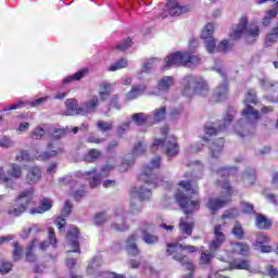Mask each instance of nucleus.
<instances>
[{"mask_svg":"<svg viewBox=\"0 0 278 278\" xmlns=\"http://www.w3.org/2000/svg\"><path fill=\"white\" fill-rule=\"evenodd\" d=\"M243 179L249 186H253L255 184V169H250V172L243 174Z\"/></svg>","mask_w":278,"mask_h":278,"instance_id":"obj_52","label":"nucleus"},{"mask_svg":"<svg viewBox=\"0 0 278 278\" xmlns=\"http://www.w3.org/2000/svg\"><path fill=\"white\" fill-rule=\"evenodd\" d=\"M216 134H218V130H216L213 126H206L205 127V136L202 139L203 142H207V138H210V136H216Z\"/></svg>","mask_w":278,"mask_h":278,"instance_id":"obj_61","label":"nucleus"},{"mask_svg":"<svg viewBox=\"0 0 278 278\" xmlns=\"http://www.w3.org/2000/svg\"><path fill=\"white\" fill-rule=\"evenodd\" d=\"M67 253H79V229L72 228L67 235Z\"/></svg>","mask_w":278,"mask_h":278,"instance_id":"obj_17","label":"nucleus"},{"mask_svg":"<svg viewBox=\"0 0 278 278\" xmlns=\"http://www.w3.org/2000/svg\"><path fill=\"white\" fill-rule=\"evenodd\" d=\"M127 59H121L118 61H116L115 63H113L108 71H110L111 73H114L116 71H121V68H127Z\"/></svg>","mask_w":278,"mask_h":278,"instance_id":"obj_39","label":"nucleus"},{"mask_svg":"<svg viewBox=\"0 0 278 278\" xmlns=\"http://www.w3.org/2000/svg\"><path fill=\"white\" fill-rule=\"evenodd\" d=\"M51 207H53V200L49 198H43L39 201L38 206H35L29 210V214H31V216L36 214H45V212H49Z\"/></svg>","mask_w":278,"mask_h":278,"instance_id":"obj_18","label":"nucleus"},{"mask_svg":"<svg viewBox=\"0 0 278 278\" xmlns=\"http://www.w3.org/2000/svg\"><path fill=\"white\" fill-rule=\"evenodd\" d=\"M138 240V236L132 235L126 241V250L128 251L129 255H138L140 251L138 250V245L136 241Z\"/></svg>","mask_w":278,"mask_h":278,"instance_id":"obj_27","label":"nucleus"},{"mask_svg":"<svg viewBox=\"0 0 278 278\" xmlns=\"http://www.w3.org/2000/svg\"><path fill=\"white\" fill-rule=\"evenodd\" d=\"M42 177V173L40 172V167H31L27 174L28 184H38Z\"/></svg>","mask_w":278,"mask_h":278,"instance_id":"obj_28","label":"nucleus"},{"mask_svg":"<svg viewBox=\"0 0 278 278\" xmlns=\"http://www.w3.org/2000/svg\"><path fill=\"white\" fill-rule=\"evenodd\" d=\"M157 64H160V60L153 58L146 61L142 65V71L144 73H149V71H152V68L157 67Z\"/></svg>","mask_w":278,"mask_h":278,"instance_id":"obj_41","label":"nucleus"},{"mask_svg":"<svg viewBox=\"0 0 278 278\" xmlns=\"http://www.w3.org/2000/svg\"><path fill=\"white\" fill-rule=\"evenodd\" d=\"M14 144V140L10 139V137H2L0 139V148L2 149H12Z\"/></svg>","mask_w":278,"mask_h":278,"instance_id":"obj_54","label":"nucleus"},{"mask_svg":"<svg viewBox=\"0 0 278 278\" xmlns=\"http://www.w3.org/2000/svg\"><path fill=\"white\" fill-rule=\"evenodd\" d=\"M251 103H257V97L255 96L254 90H250L247 92L244 99L245 110L241 112L242 118L238 121L235 125V131L241 137L245 136L242 132V129H244L247 125H253V123H257V121L260 119V112L253 110Z\"/></svg>","mask_w":278,"mask_h":278,"instance_id":"obj_1","label":"nucleus"},{"mask_svg":"<svg viewBox=\"0 0 278 278\" xmlns=\"http://www.w3.org/2000/svg\"><path fill=\"white\" fill-rule=\"evenodd\" d=\"M12 270V263L7 261L0 262V273L1 275H8Z\"/></svg>","mask_w":278,"mask_h":278,"instance_id":"obj_58","label":"nucleus"},{"mask_svg":"<svg viewBox=\"0 0 278 278\" xmlns=\"http://www.w3.org/2000/svg\"><path fill=\"white\" fill-rule=\"evenodd\" d=\"M144 92H147V87L144 86L132 87L126 94V99L127 101H132V99H138V97H140V94H144Z\"/></svg>","mask_w":278,"mask_h":278,"instance_id":"obj_30","label":"nucleus"},{"mask_svg":"<svg viewBox=\"0 0 278 278\" xmlns=\"http://www.w3.org/2000/svg\"><path fill=\"white\" fill-rule=\"evenodd\" d=\"M186 12H190V7L185 5L181 7L176 0H169L165 5V12L161 15L162 18H166V16H181V14H186Z\"/></svg>","mask_w":278,"mask_h":278,"instance_id":"obj_15","label":"nucleus"},{"mask_svg":"<svg viewBox=\"0 0 278 278\" xmlns=\"http://www.w3.org/2000/svg\"><path fill=\"white\" fill-rule=\"evenodd\" d=\"M166 117V106H161L160 109L154 111V121L160 123V121H164Z\"/></svg>","mask_w":278,"mask_h":278,"instance_id":"obj_50","label":"nucleus"},{"mask_svg":"<svg viewBox=\"0 0 278 278\" xmlns=\"http://www.w3.org/2000/svg\"><path fill=\"white\" fill-rule=\"evenodd\" d=\"M212 252H202L200 256V265L201 266H208V264L212 262Z\"/></svg>","mask_w":278,"mask_h":278,"instance_id":"obj_49","label":"nucleus"},{"mask_svg":"<svg viewBox=\"0 0 278 278\" xmlns=\"http://www.w3.org/2000/svg\"><path fill=\"white\" fill-rule=\"evenodd\" d=\"M15 160L17 162H33L34 155H31L27 150H22L20 153L15 156Z\"/></svg>","mask_w":278,"mask_h":278,"instance_id":"obj_43","label":"nucleus"},{"mask_svg":"<svg viewBox=\"0 0 278 278\" xmlns=\"http://www.w3.org/2000/svg\"><path fill=\"white\" fill-rule=\"evenodd\" d=\"M182 92L186 97H192V94H198L199 97L210 96V87L203 78L187 76L182 79Z\"/></svg>","mask_w":278,"mask_h":278,"instance_id":"obj_5","label":"nucleus"},{"mask_svg":"<svg viewBox=\"0 0 278 278\" xmlns=\"http://www.w3.org/2000/svg\"><path fill=\"white\" fill-rule=\"evenodd\" d=\"M179 186L187 194H197V187L192 186L189 181L182 180Z\"/></svg>","mask_w":278,"mask_h":278,"instance_id":"obj_44","label":"nucleus"},{"mask_svg":"<svg viewBox=\"0 0 278 278\" xmlns=\"http://www.w3.org/2000/svg\"><path fill=\"white\" fill-rule=\"evenodd\" d=\"M214 24L208 23L204 26V28L201 31V38L202 40H210L214 37Z\"/></svg>","mask_w":278,"mask_h":278,"instance_id":"obj_37","label":"nucleus"},{"mask_svg":"<svg viewBox=\"0 0 278 278\" xmlns=\"http://www.w3.org/2000/svg\"><path fill=\"white\" fill-rule=\"evenodd\" d=\"M99 157H101V152L99 150L91 149L85 156V162L92 163L96 160H99Z\"/></svg>","mask_w":278,"mask_h":278,"instance_id":"obj_46","label":"nucleus"},{"mask_svg":"<svg viewBox=\"0 0 278 278\" xmlns=\"http://www.w3.org/2000/svg\"><path fill=\"white\" fill-rule=\"evenodd\" d=\"M9 170V178L21 179L23 177V168L20 165L11 164Z\"/></svg>","mask_w":278,"mask_h":278,"instance_id":"obj_34","label":"nucleus"},{"mask_svg":"<svg viewBox=\"0 0 278 278\" xmlns=\"http://www.w3.org/2000/svg\"><path fill=\"white\" fill-rule=\"evenodd\" d=\"M273 222L262 214L256 215V227L257 229H268L271 227Z\"/></svg>","mask_w":278,"mask_h":278,"instance_id":"obj_35","label":"nucleus"},{"mask_svg":"<svg viewBox=\"0 0 278 278\" xmlns=\"http://www.w3.org/2000/svg\"><path fill=\"white\" fill-rule=\"evenodd\" d=\"M0 184H12L9 170L4 166L0 167Z\"/></svg>","mask_w":278,"mask_h":278,"instance_id":"obj_47","label":"nucleus"},{"mask_svg":"<svg viewBox=\"0 0 278 278\" xmlns=\"http://www.w3.org/2000/svg\"><path fill=\"white\" fill-rule=\"evenodd\" d=\"M144 151H147V148L144 147V143L139 142V143L134 148L132 154H134L135 156H137V155H142V153H144Z\"/></svg>","mask_w":278,"mask_h":278,"instance_id":"obj_62","label":"nucleus"},{"mask_svg":"<svg viewBox=\"0 0 278 278\" xmlns=\"http://www.w3.org/2000/svg\"><path fill=\"white\" fill-rule=\"evenodd\" d=\"M162 164V159L160 156H155L148 166L144 167L143 173L140 174V181H144L149 186V188H157V186H163V188H167L168 181L164 180L162 176H157L153 174V170L160 168Z\"/></svg>","mask_w":278,"mask_h":278,"instance_id":"obj_4","label":"nucleus"},{"mask_svg":"<svg viewBox=\"0 0 278 278\" xmlns=\"http://www.w3.org/2000/svg\"><path fill=\"white\" fill-rule=\"evenodd\" d=\"M88 75V68H83L72 76H67L63 79V84H71V81H79Z\"/></svg>","mask_w":278,"mask_h":278,"instance_id":"obj_32","label":"nucleus"},{"mask_svg":"<svg viewBox=\"0 0 278 278\" xmlns=\"http://www.w3.org/2000/svg\"><path fill=\"white\" fill-rule=\"evenodd\" d=\"M176 201L182 207L185 214H192L199 210V201L192 200L190 197H186L181 191L176 193Z\"/></svg>","mask_w":278,"mask_h":278,"instance_id":"obj_14","label":"nucleus"},{"mask_svg":"<svg viewBox=\"0 0 278 278\" xmlns=\"http://www.w3.org/2000/svg\"><path fill=\"white\" fill-rule=\"evenodd\" d=\"M143 242H146V244H155V242H157V236L155 235H151V233H144L142 237Z\"/></svg>","mask_w":278,"mask_h":278,"instance_id":"obj_60","label":"nucleus"},{"mask_svg":"<svg viewBox=\"0 0 278 278\" xmlns=\"http://www.w3.org/2000/svg\"><path fill=\"white\" fill-rule=\"evenodd\" d=\"M223 146H224L223 139H219L217 140V142H213L210 146V151L213 157H218L220 153H223Z\"/></svg>","mask_w":278,"mask_h":278,"instance_id":"obj_36","label":"nucleus"},{"mask_svg":"<svg viewBox=\"0 0 278 278\" xmlns=\"http://www.w3.org/2000/svg\"><path fill=\"white\" fill-rule=\"evenodd\" d=\"M270 242V238L264 233L257 235L256 241L253 243V247H262V244H266Z\"/></svg>","mask_w":278,"mask_h":278,"instance_id":"obj_51","label":"nucleus"},{"mask_svg":"<svg viewBox=\"0 0 278 278\" xmlns=\"http://www.w3.org/2000/svg\"><path fill=\"white\" fill-rule=\"evenodd\" d=\"M132 121L137 125H143V123H147V115L144 113H135L132 115Z\"/></svg>","mask_w":278,"mask_h":278,"instance_id":"obj_57","label":"nucleus"},{"mask_svg":"<svg viewBox=\"0 0 278 278\" xmlns=\"http://www.w3.org/2000/svg\"><path fill=\"white\" fill-rule=\"evenodd\" d=\"M97 127L100 131H110L113 127V124H112V122L99 121L97 123Z\"/></svg>","mask_w":278,"mask_h":278,"instance_id":"obj_59","label":"nucleus"},{"mask_svg":"<svg viewBox=\"0 0 278 278\" xmlns=\"http://www.w3.org/2000/svg\"><path fill=\"white\" fill-rule=\"evenodd\" d=\"M232 48L233 43L227 39H224L218 43V53H227V51H231Z\"/></svg>","mask_w":278,"mask_h":278,"instance_id":"obj_45","label":"nucleus"},{"mask_svg":"<svg viewBox=\"0 0 278 278\" xmlns=\"http://www.w3.org/2000/svg\"><path fill=\"white\" fill-rule=\"evenodd\" d=\"M204 47L207 53H218V45H216V39L214 38L204 40Z\"/></svg>","mask_w":278,"mask_h":278,"instance_id":"obj_38","label":"nucleus"},{"mask_svg":"<svg viewBox=\"0 0 278 278\" xmlns=\"http://www.w3.org/2000/svg\"><path fill=\"white\" fill-rule=\"evenodd\" d=\"M266 270L271 278H278V269L275 266L268 265Z\"/></svg>","mask_w":278,"mask_h":278,"instance_id":"obj_63","label":"nucleus"},{"mask_svg":"<svg viewBox=\"0 0 278 278\" xmlns=\"http://www.w3.org/2000/svg\"><path fill=\"white\" fill-rule=\"evenodd\" d=\"M59 153H62V149L55 147V143H49L48 151L41 152L37 156V160H39V162H47V160H51V157H55V155H59Z\"/></svg>","mask_w":278,"mask_h":278,"instance_id":"obj_19","label":"nucleus"},{"mask_svg":"<svg viewBox=\"0 0 278 278\" xmlns=\"http://www.w3.org/2000/svg\"><path fill=\"white\" fill-rule=\"evenodd\" d=\"M201 64V58L194 55L190 52H175L167 55L163 62V71L172 68V66H186L187 68H192Z\"/></svg>","mask_w":278,"mask_h":278,"instance_id":"obj_3","label":"nucleus"},{"mask_svg":"<svg viewBox=\"0 0 278 278\" xmlns=\"http://www.w3.org/2000/svg\"><path fill=\"white\" fill-rule=\"evenodd\" d=\"M230 270H248L251 273V261L249 260H236L229 264Z\"/></svg>","mask_w":278,"mask_h":278,"instance_id":"obj_23","label":"nucleus"},{"mask_svg":"<svg viewBox=\"0 0 278 278\" xmlns=\"http://www.w3.org/2000/svg\"><path fill=\"white\" fill-rule=\"evenodd\" d=\"M103 264V260L101 257H94L92 261L88 264L87 273L88 275H94L99 267Z\"/></svg>","mask_w":278,"mask_h":278,"instance_id":"obj_33","label":"nucleus"},{"mask_svg":"<svg viewBox=\"0 0 278 278\" xmlns=\"http://www.w3.org/2000/svg\"><path fill=\"white\" fill-rule=\"evenodd\" d=\"M249 251H251V248L247 243L237 242L231 244L232 255H242L245 257L249 255Z\"/></svg>","mask_w":278,"mask_h":278,"instance_id":"obj_24","label":"nucleus"},{"mask_svg":"<svg viewBox=\"0 0 278 278\" xmlns=\"http://www.w3.org/2000/svg\"><path fill=\"white\" fill-rule=\"evenodd\" d=\"M127 218V215L123 213V211H117L116 217H115V223L112 224V229L114 231H125L127 229V224L125 223V219Z\"/></svg>","mask_w":278,"mask_h":278,"instance_id":"obj_22","label":"nucleus"},{"mask_svg":"<svg viewBox=\"0 0 278 278\" xmlns=\"http://www.w3.org/2000/svg\"><path fill=\"white\" fill-rule=\"evenodd\" d=\"M111 170H114V165L108 163L101 168L99 174L97 173V169L86 172V179L88 180L90 188H97V186L101 184V179L108 177Z\"/></svg>","mask_w":278,"mask_h":278,"instance_id":"obj_12","label":"nucleus"},{"mask_svg":"<svg viewBox=\"0 0 278 278\" xmlns=\"http://www.w3.org/2000/svg\"><path fill=\"white\" fill-rule=\"evenodd\" d=\"M193 228H194V223H192V220L188 218L180 219L179 229L181 233H186V236H192Z\"/></svg>","mask_w":278,"mask_h":278,"instance_id":"obj_29","label":"nucleus"},{"mask_svg":"<svg viewBox=\"0 0 278 278\" xmlns=\"http://www.w3.org/2000/svg\"><path fill=\"white\" fill-rule=\"evenodd\" d=\"M23 257V248H21V244L18 242L14 243V249H13V260L15 262H18Z\"/></svg>","mask_w":278,"mask_h":278,"instance_id":"obj_56","label":"nucleus"},{"mask_svg":"<svg viewBox=\"0 0 278 278\" xmlns=\"http://www.w3.org/2000/svg\"><path fill=\"white\" fill-rule=\"evenodd\" d=\"M48 240L38 242V238H35L27 247H26V260L27 262H36V245L39 244L40 251H47L49 249V244L55 249L58 247V238H55V230L53 228L48 229Z\"/></svg>","mask_w":278,"mask_h":278,"instance_id":"obj_7","label":"nucleus"},{"mask_svg":"<svg viewBox=\"0 0 278 278\" xmlns=\"http://www.w3.org/2000/svg\"><path fill=\"white\" fill-rule=\"evenodd\" d=\"M232 235L238 239L242 240L244 238V229H242V226L240 224H236L232 228Z\"/></svg>","mask_w":278,"mask_h":278,"instance_id":"obj_53","label":"nucleus"},{"mask_svg":"<svg viewBox=\"0 0 278 278\" xmlns=\"http://www.w3.org/2000/svg\"><path fill=\"white\" fill-rule=\"evenodd\" d=\"M130 207L131 210H137V212H140L142 208V201H149L151 199V190L137 187L131 189L130 192Z\"/></svg>","mask_w":278,"mask_h":278,"instance_id":"obj_11","label":"nucleus"},{"mask_svg":"<svg viewBox=\"0 0 278 278\" xmlns=\"http://www.w3.org/2000/svg\"><path fill=\"white\" fill-rule=\"evenodd\" d=\"M278 14V1L275 3L274 8L268 10L263 17V25H270L273 18H276Z\"/></svg>","mask_w":278,"mask_h":278,"instance_id":"obj_31","label":"nucleus"},{"mask_svg":"<svg viewBox=\"0 0 278 278\" xmlns=\"http://www.w3.org/2000/svg\"><path fill=\"white\" fill-rule=\"evenodd\" d=\"M173 86H175V78L172 76H164L157 81L156 87L149 94L160 97V94L168 92Z\"/></svg>","mask_w":278,"mask_h":278,"instance_id":"obj_16","label":"nucleus"},{"mask_svg":"<svg viewBox=\"0 0 278 278\" xmlns=\"http://www.w3.org/2000/svg\"><path fill=\"white\" fill-rule=\"evenodd\" d=\"M261 87L263 90H270V88H275L277 86V83L268 79V78H263L260 80Z\"/></svg>","mask_w":278,"mask_h":278,"instance_id":"obj_55","label":"nucleus"},{"mask_svg":"<svg viewBox=\"0 0 278 278\" xmlns=\"http://www.w3.org/2000/svg\"><path fill=\"white\" fill-rule=\"evenodd\" d=\"M45 134H47V126H39L34 129L31 138H34V140H40Z\"/></svg>","mask_w":278,"mask_h":278,"instance_id":"obj_48","label":"nucleus"},{"mask_svg":"<svg viewBox=\"0 0 278 278\" xmlns=\"http://www.w3.org/2000/svg\"><path fill=\"white\" fill-rule=\"evenodd\" d=\"M214 239L210 242L208 249L211 253H216L220 247H223V243L225 240H227V237L225 236V225H216L213 230Z\"/></svg>","mask_w":278,"mask_h":278,"instance_id":"obj_13","label":"nucleus"},{"mask_svg":"<svg viewBox=\"0 0 278 278\" xmlns=\"http://www.w3.org/2000/svg\"><path fill=\"white\" fill-rule=\"evenodd\" d=\"M99 106V97L92 96L85 104L81 105L83 114H90Z\"/></svg>","mask_w":278,"mask_h":278,"instance_id":"obj_25","label":"nucleus"},{"mask_svg":"<svg viewBox=\"0 0 278 278\" xmlns=\"http://www.w3.org/2000/svg\"><path fill=\"white\" fill-rule=\"evenodd\" d=\"M34 199V188H29L20 193L18 198L15 200L14 205L9 206L8 214L10 216H21L27 210L29 201Z\"/></svg>","mask_w":278,"mask_h":278,"instance_id":"obj_9","label":"nucleus"},{"mask_svg":"<svg viewBox=\"0 0 278 278\" xmlns=\"http://www.w3.org/2000/svg\"><path fill=\"white\" fill-rule=\"evenodd\" d=\"M229 97V86L227 83L220 84L213 93V101H225Z\"/></svg>","mask_w":278,"mask_h":278,"instance_id":"obj_21","label":"nucleus"},{"mask_svg":"<svg viewBox=\"0 0 278 278\" xmlns=\"http://www.w3.org/2000/svg\"><path fill=\"white\" fill-rule=\"evenodd\" d=\"M102 278H125L123 275H117L115 273H110V271H103L101 273Z\"/></svg>","mask_w":278,"mask_h":278,"instance_id":"obj_64","label":"nucleus"},{"mask_svg":"<svg viewBox=\"0 0 278 278\" xmlns=\"http://www.w3.org/2000/svg\"><path fill=\"white\" fill-rule=\"evenodd\" d=\"M219 186H222L223 190H225V193L219 198H210L206 203V207L210 210V212H212V214H216L218 210L223 208L224 205H227V203L230 201L231 194H233L229 182L219 181Z\"/></svg>","mask_w":278,"mask_h":278,"instance_id":"obj_10","label":"nucleus"},{"mask_svg":"<svg viewBox=\"0 0 278 278\" xmlns=\"http://www.w3.org/2000/svg\"><path fill=\"white\" fill-rule=\"evenodd\" d=\"M162 136H165V142L162 139H154L152 143V149H160L164 147L166 155L168 157H175L179 153V143H177V138L173 135H168V127H163L161 129Z\"/></svg>","mask_w":278,"mask_h":278,"instance_id":"obj_8","label":"nucleus"},{"mask_svg":"<svg viewBox=\"0 0 278 278\" xmlns=\"http://www.w3.org/2000/svg\"><path fill=\"white\" fill-rule=\"evenodd\" d=\"M235 116H236V111L233 110L228 111V114L224 117L223 125L219 126V131L227 129V126L231 125V121H233Z\"/></svg>","mask_w":278,"mask_h":278,"instance_id":"obj_42","label":"nucleus"},{"mask_svg":"<svg viewBox=\"0 0 278 278\" xmlns=\"http://www.w3.org/2000/svg\"><path fill=\"white\" fill-rule=\"evenodd\" d=\"M245 38L247 42H255L260 38V26L257 24L250 23L249 16L243 15L239 18V23L230 29V40H240Z\"/></svg>","mask_w":278,"mask_h":278,"instance_id":"obj_2","label":"nucleus"},{"mask_svg":"<svg viewBox=\"0 0 278 278\" xmlns=\"http://www.w3.org/2000/svg\"><path fill=\"white\" fill-rule=\"evenodd\" d=\"M98 94L100 101H108V99H110V96L112 94V85L109 83L100 84Z\"/></svg>","mask_w":278,"mask_h":278,"instance_id":"obj_26","label":"nucleus"},{"mask_svg":"<svg viewBox=\"0 0 278 278\" xmlns=\"http://www.w3.org/2000/svg\"><path fill=\"white\" fill-rule=\"evenodd\" d=\"M184 251H188L189 253H197L199 248L193 245H182L181 243H168L167 244V255H172L176 262L186 266V268L190 271L194 270V265L188 260V256H184Z\"/></svg>","mask_w":278,"mask_h":278,"instance_id":"obj_6","label":"nucleus"},{"mask_svg":"<svg viewBox=\"0 0 278 278\" xmlns=\"http://www.w3.org/2000/svg\"><path fill=\"white\" fill-rule=\"evenodd\" d=\"M66 116H75L77 114H84V109L79 108V103L75 99H67L65 101Z\"/></svg>","mask_w":278,"mask_h":278,"instance_id":"obj_20","label":"nucleus"},{"mask_svg":"<svg viewBox=\"0 0 278 278\" xmlns=\"http://www.w3.org/2000/svg\"><path fill=\"white\" fill-rule=\"evenodd\" d=\"M278 40V27L274 28L270 34H268L265 38V45L267 47H271Z\"/></svg>","mask_w":278,"mask_h":278,"instance_id":"obj_40","label":"nucleus"}]
</instances>
